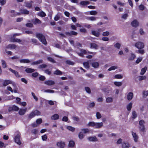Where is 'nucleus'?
I'll list each match as a JSON object with an SVG mask.
<instances>
[{
	"label": "nucleus",
	"mask_w": 148,
	"mask_h": 148,
	"mask_svg": "<svg viewBox=\"0 0 148 148\" xmlns=\"http://www.w3.org/2000/svg\"><path fill=\"white\" fill-rule=\"evenodd\" d=\"M36 36L44 44L46 45L47 44L45 37L42 34L40 33L36 34Z\"/></svg>",
	"instance_id": "obj_1"
},
{
	"label": "nucleus",
	"mask_w": 148,
	"mask_h": 148,
	"mask_svg": "<svg viewBox=\"0 0 148 148\" xmlns=\"http://www.w3.org/2000/svg\"><path fill=\"white\" fill-rule=\"evenodd\" d=\"M40 115V112L37 110H35L31 112L28 116V118L30 119H31L35 116Z\"/></svg>",
	"instance_id": "obj_2"
},
{
	"label": "nucleus",
	"mask_w": 148,
	"mask_h": 148,
	"mask_svg": "<svg viewBox=\"0 0 148 148\" xmlns=\"http://www.w3.org/2000/svg\"><path fill=\"white\" fill-rule=\"evenodd\" d=\"M135 46L138 49H141L145 47L144 43L140 42H138L135 44Z\"/></svg>",
	"instance_id": "obj_3"
},
{
	"label": "nucleus",
	"mask_w": 148,
	"mask_h": 148,
	"mask_svg": "<svg viewBox=\"0 0 148 148\" xmlns=\"http://www.w3.org/2000/svg\"><path fill=\"white\" fill-rule=\"evenodd\" d=\"M76 52L78 55L81 57H83L84 54H86L87 53L86 50L82 49H80L79 50L77 51Z\"/></svg>",
	"instance_id": "obj_4"
},
{
	"label": "nucleus",
	"mask_w": 148,
	"mask_h": 148,
	"mask_svg": "<svg viewBox=\"0 0 148 148\" xmlns=\"http://www.w3.org/2000/svg\"><path fill=\"white\" fill-rule=\"evenodd\" d=\"M20 134H18L16 135L14 138L15 142L18 144L20 145L21 144V142L20 140Z\"/></svg>",
	"instance_id": "obj_5"
},
{
	"label": "nucleus",
	"mask_w": 148,
	"mask_h": 148,
	"mask_svg": "<svg viewBox=\"0 0 148 148\" xmlns=\"http://www.w3.org/2000/svg\"><path fill=\"white\" fill-rule=\"evenodd\" d=\"M121 147L122 148H129L130 145L129 143L126 141H123L122 143Z\"/></svg>",
	"instance_id": "obj_6"
},
{
	"label": "nucleus",
	"mask_w": 148,
	"mask_h": 148,
	"mask_svg": "<svg viewBox=\"0 0 148 148\" xmlns=\"http://www.w3.org/2000/svg\"><path fill=\"white\" fill-rule=\"evenodd\" d=\"M103 123L102 122H95V128L96 129H99L103 127Z\"/></svg>",
	"instance_id": "obj_7"
},
{
	"label": "nucleus",
	"mask_w": 148,
	"mask_h": 148,
	"mask_svg": "<svg viewBox=\"0 0 148 148\" xmlns=\"http://www.w3.org/2000/svg\"><path fill=\"white\" fill-rule=\"evenodd\" d=\"M57 146L59 148H64L65 146V144L64 142H59L57 143Z\"/></svg>",
	"instance_id": "obj_8"
},
{
	"label": "nucleus",
	"mask_w": 148,
	"mask_h": 148,
	"mask_svg": "<svg viewBox=\"0 0 148 148\" xmlns=\"http://www.w3.org/2000/svg\"><path fill=\"white\" fill-rule=\"evenodd\" d=\"M9 70L12 73H14L15 76L18 78L21 77V76L16 71L13 70L11 68H9Z\"/></svg>",
	"instance_id": "obj_9"
},
{
	"label": "nucleus",
	"mask_w": 148,
	"mask_h": 148,
	"mask_svg": "<svg viewBox=\"0 0 148 148\" xmlns=\"http://www.w3.org/2000/svg\"><path fill=\"white\" fill-rule=\"evenodd\" d=\"M12 84V81L10 80H5L3 82V85L6 86L9 84Z\"/></svg>",
	"instance_id": "obj_10"
},
{
	"label": "nucleus",
	"mask_w": 148,
	"mask_h": 148,
	"mask_svg": "<svg viewBox=\"0 0 148 148\" xmlns=\"http://www.w3.org/2000/svg\"><path fill=\"white\" fill-rule=\"evenodd\" d=\"M44 84L48 86L53 85L55 84V82L52 80H48L44 82Z\"/></svg>",
	"instance_id": "obj_11"
},
{
	"label": "nucleus",
	"mask_w": 148,
	"mask_h": 148,
	"mask_svg": "<svg viewBox=\"0 0 148 148\" xmlns=\"http://www.w3.org/2000/svg\"><path fill=\"white\" fill-rule=\"evenodd\" d=\"M132 26L134 27H138L139 25V23L136 20H134L131 23Z\"/></svg>",
	"instance_id": "obj_12"
},
{
	"label": "nucleus",
	"mask_w": 148,
	"mask_h": 148,
	"mask_svg": "<svg viewBox=\"0 0 148 148\" xmlns=\"http://www.w3.org/2000/svg\"><path fill=\"white\" fill-rule=\"evenodd\" d=\"M65 34L69 36H71L72 35L76 36L77 35V33L74 31H71L70 32H66L65 33Z\"/></svg>",
	"instance_id": "obj_13"
},
{
	"label": "nucleus",
	"mask_w": 148,
	"mask_h": 148,
	"mask_svg": "<svg viewBox=\"0 0 148 148\" xmlns=\"http://www.w3.org/2000/svg\"><path fill=\"white\" fill-rule=\"evenodd\" d=\"M27 110V108L25 109H21L19 111V114L20 115H24L25 112H26Z\"/></svg>",
	"instance_id": "obj_14"
},
{
	"label": "nucleus",
	"mask_w": 148,
	"mask_h": 148,
	"mask_svg": "<svg viewBox=\"0 0 148 148\" xmlns=\"http://www.w3.org/2000/svg\"><path fill=\"white\" fill-rule=\"evenodd\" d=\"M133 93L132 92H130L128 93L127 95V98L128 100L130 101L133 98Z\"/></svg>",
	"instance_id": "obj_15"
},
{
	"label": "nucleus",
	"mask_w": 148,
	"mask_h": 148,
	"mask_svg": "<svg viewBox=\"0 0 148 148\" xmlns=\"http://www.w3.org/2000/svg\"><path fill=\"white\" fill-rule=\"evenodd\" d=\"M132 135L134 138V141L135 142H137L138 137L136 133L132 132Z\"/></svg>",
	"instance_id": "obj_16"
},
{
	"label": "nucleus",
	"mask_w": 148,
	"mask_h": 148,
	"mask_svg": "<svg viewBox=\"0 0 148 148\" xmlns=\"http://www.w3.org/2000/svg\"><path fill=\"white\" fill-rule=\"evenodd\" d=\"M91 33L92 35L97 37H99L100 35V33H99V32H97V31L92 30L91 31Z\"/></svg>",
	"instance_id": "obj_17"
},
{
	"label": "nucleus",
	"mask_w": 148,
	"mask_h": 148,
	"mask_svg": "<svg viewBox=\"0 0 148 148\" xmlns=\"http://www.w3.org/2000/svg\"><path fill=\"white\" fill-rule=\"evenodd\" d=\"M33 3V2L32 1H31L30 3L25 2V6L28 8H30L32 7V4Z\"/></svg>",
	"instance_id": "obj_18"
},
{
	"label": "nucleus",
	"mask_w": 148,
	"mask_h": 148,
	"mask_svg": "<svg viewBox=\"0 0 148 148\" xmlns=\"http://www.w3.org/2000/svg\"><path fill=\"white\" fill-rule=\"evenodd\" d=\"M32 22L34 24H40L41 23V21L37 18H36L32 20Z\"/></svg>",
	"instance_id": "obj_19"
},
{
	"label": "nucleus",
	"mask_w": 148,
	"mask_h": 148,
	"mask_svg": "<svg viewBox=\"0 0 148 148\" xmlns=\"http://www.w3.org/2000/svg\"><path fill=\"white\" fill-rule=\"evenodd\" d=\"M20 11L21 13L23 14H28L29 13V11L25 9H21Z\"/></svg>",
	"instance_id": "obj_20"
},
{
	"label": "nucleus",
	"mask_w": 148,
	"mask_h": 148,
	"mask_svg": "<svg viewBox=\"0 0 148 148\" xmlns=\"http://www.w3.org/2000/svg\"><path fill=\"white\" fill-rule=\"evenodd\" d=\"M10 41L12 42H17L20 43L22 42V40L19 39L12 38L10 39Z\"/></svg>",
	"instance_id": "obj_21"
},
{
	"label": "nucleus",
	"mask_w": 148,
	"mask_h": 148,
	"mask_svg": "<svg viewBox=\"0 0 148 148\" xmlns=\"http://www.w3.org/2000/svg\"><path fill=\"white\" fill-rule=\"evenodd\" d=\"M75 145L74 142L73 140H70L69 142L68 146L69 147L73 148L75 146Z\"/></svg>",
	"instance_id": "obj_22"
},
{
	"label": "nucleus",
	"mask_w": 148,
	"mask_h": 148,
	"mask_svg": "<svg viewBox=\"0 0 148 148\" xmlns=\"http://www.w3.org/2000/svg\"><path fill=\"white\" fill-rule=\"evenodd\" d=\"M21 63H28L30 62V61L27 59H22L20 60Z\"/></svg>",
	"instance_id": "obj_23"
},
{
	"label": "nucleus",
	"mask_w": 148,
	"mask_h": 148,
	"mask_svg": "<svg viewBox=\"0 0 148 148\" xmlns=\"http://www.w3.org/2000/svg\"><path fill=\"white\" fill-rule=\"evenodd\" d=\"M92 66L93 67L96 68L98 67L99 64L97 62H94L92 63Z\"/></svg>",
	"instance_id": "obj_24"
},
{
	"label": "nucleus",
	"mask_w": 148,
	"mask_h": 148,
	"mask_svg": "<svg viewBox=\"0 0 148 148\" xmlns=\"http://www.w3.org/2000/svg\"><path fill=\"white\" fill-rule=\"evenodd\" d=\"M88 139L90 141H97V139L95 136L89 137L88 138Z\"/></svg>",
	"instance_id": "obj_25"
},
{
	"label": "nucleus",
	"mask_w": 148,
	"mask_h": 148,
	"mask_svg": "<svg viewBox=\"0 0 148 148\" xmlns=\"http://www.w3.org/2000/svg\"><path fill=\"white\" fill-rule=\"evenodd\" d=\"M90 47L92 48H94L95 49H97L98 48V45L95 43H91L90 44Z\"/></svg>",
	"instance_id": "obj_26"
},
{
	"label": "nucleus",
	"mask_w": 148,
	"mask_h": 148,
	"mask_svg": "<svg viewBox=\"0 0 148 148\" xmlns=\"http://www.w3.org/2000/svg\"><path fill=\"white\" fill-rule=\"evenodd\" d=\"M137 78L139 81H141L145 80L146 78V77L145 76H140L138 77Z\"/></svg>",
	"instance_id": "obj_27"
},
{
	"label": "nucleus",
	"mask_w": 148,
	"mask_h": 148,
	"mask_svg": "<svg viewBox=\"0 0 148 148\" xmlns=\"http://www.w3.org/2000/svg\"><path fill=\"white\" fill-rule=\"evenodd\" d=\"M59 115L57 114H55L51 117V119L53 120H57L59 118Z\"/></svg>",
	"instance_id": "obj_28"
},
{
	"label": "nucleus",
	"mask_w": 148,
	"mask_h": 148,
	"mask_svg": "<svg viewBox=\"0 0 148 148\" xmlns=\"http://www.w3.org/2000/svg\"><path fill=\"white\" fill-rule=\"evenodd\" d=\"M136 57V56L135 54L132 53L130 56L129 57L128 60H132L135 59Z\"/></svg>",
	"instance_id": "obj_29"
},
{
	"label": "nucleus",
	"mask_w": 148,
	"mask_h": 148,
	"mask_svg": "<svg viewBox=\"0 0 148 148\" xmlns=\"http://www.w3.org/2000/svg\"><path fill=\"white\" fill-rule=\"evenodd\" d=\"M25 71L27 73H32L35 71V70L34 69L29 68L26 69Z\"/></svg>",
	"instance_id": "obj_30"
},
{
	"label": "nucleus",
	"mask_w": 148,
	"mask_h": 148,
	"mask_svg": "<svg viewBox=\"0 0 148 148\" xmlns=\"http://www.w3.org/2000/svg\"><path fill=\"white\" fill-rule=\"evenodd\" d=\"M16 47V46L14 44H9L8 46V48L11 49H14Z\"/></svg>",
	"instance_id": "obj_31"
},
{
	"label": "nucleus",
	"mask_w": 148,
	"mask_h": 148,
	"mask_svg": "<svg viewBox=\"0 0 148 148\" xmlns=\"http://www.w3.org/2000/svg\"><path fill=\"white\" fill-rule=\"evenodd\" d=\"M43 62V60H39L36 61L32 63V65H35L39 64Z\"/></svg>",
	"instance_id": "obj_32"
},
{
	"label": "nucleus",
	"mask_w": 148,
	"mask_h": 148,
	"mask_svg": "<svg viewBox=\"0 0 148 148\" xmlns=\"http://www.w3.org/2000/svg\"><path fill=\"white\" fill-rule=\"evenodd\" d=\"M113 98L111 97H108L106 98V102L107 103H110L112 102Z\"/></svg>",
	"instance_id": "obj_33"
},
{
	"label": "nucleus",
	"mask_w": 148,
	"mask_h": 148,
	"mask_svg": "<svg viewBox=\"0 0 148 148\" xmlns=\"http://www.w3.org/2000/svg\"><path fill=\"white\" fill-rule=\"evenodd\" d=\"M142 93L143 97L146 98L148 96V91L144 90L143 91Z\"/></svg>",
	"instance_id": "obj_34"
},
{
	"label": "nucleus",
	"mask_w": 148,
	"mask_h": 148,
	"mask_svg": "<svg viewBox=\"0 0 148 148\" xmlns=\"http://www.w3.org/2000/svg\"><path fill=\"white\" fill-rule=\"evenodd\" d=\"M38 15L41 17H45L46 16L45 13L42 11L39 12L38 14Z\"/></svg>",
	"instance_id": "obj_35"
},
{
	"label": "nucleus",
	"mask_w": 148,
	"mask_h": 148,
	"mask_svg": "<svg viewBox=\"0 0 148 148\" xmlns=\"http://www.w3.org/2000/svg\"><path fill=\"white\" fill-rule=\"evenodd\" d=\"M147 70V67H145L143 68H142L141 70L140 74L141 75H143L145 73L146 70Z\"/></svg>",
	"instance_id": "obj_36"
},
{
	"label": "nucleus",
	"mask_w": 148,
	"mask_h": 148,
	"mask_svg": "<svg viewBox=\"0 0 148 148\" xmlns=\"http://www.w3.org/2000/svg\"><path fill=\"white\" fill-rule=\"evenodd\" d=\"M53 73L56 75H61L62 74V72L59 70H57L55 71Z\"/></svg>",
	"instance_id": "obj_37"
},
{
	"label": "nucleus",
	"mask_w": 148,
	"mask_h": 148,
	"mask_svg": "<svg viewBox=\"0 0 148 148\" xmlns=\"http://www.w3.org/2000/svg\"><path fill=\"white\" fill-rule=\"evenodd\" d=\"M114 84L116 86L119 87L122 85V83L121 82H114Z\"/></svg>",
	"instance_id": "obj_38"
},
{
	"label": "nucleus",
	"mask_w": 148,
	"mask_h": 148,
	"mask_svg": "<svg viewBox=\"0 0 148 148\" xmlns=\"http://www.w3.org/2000/svg\"><path fill=\"white\" fill-rule=\"evenodd\" d=\"M89 2L88 1H82L80 3V4L82 5H86L89 4Z\"/></svg>",
	"instance_id": "obj_39"
},
{
	"label": "nucleus",
	"mask_w": 148,
	"mask_h": 148,
	"mask_svg": "<svg viewBox=\"0 0 148 148\" xmlns=\"http://www.w3.org/2000/svg\"><path fill=\"white\" fill-rule=\"evenodd\" d=\"M83 65L86 69H88L90 67L89 63L87 62H84L83 63Z\"/></svg>",
	"instance_id": "obj_40"
},
{
	"label": "nucleus",
	"mask_w": 148,
	"mask_h": 148,
	"mask_svg": "<svg viewBox=\"0 0 148 148\" xmlns=\"http://www.w3.org/2000/svg\"><path fill=\"white\" fill-rule=\"evenodd\" d=\"M84 135L82 132H81L79 133L78 135V137L80 139H82L84 137Z\"/></svg>",
	"instance_id": "obj_41"
},
{
	"label": "nucleus",
	"mask_w": 148,
	"mask_h": 148,
	"mask_svg": "<svg viewBox=\"0 0 148 148\" xmlns=\"http://www.w3.org/2000/svg\"><path fill=\"white\" fill-rule=\"evenodd\" d=\"M97 18L93 17V16H90V17H86V19L90 20L91 21H95L96 19Z\"/></svg>",
	"instance_id": "obj_42"
},
{
	"label": "nucleus",
	"mask_w": 148,
	"mask_h": 148,
	"mask_svg": "<svg viewBox=\"0 0 148 148\" xmlns=\"http://www.w3.org/2000/svg\"><path fill=\"white\" fill-rule=\"evenodd\" d=\"M114 77L115 79H122L123 78V76L121 74H117L114 76Z\"/></svg>",
	"instance_id": "obj_43"
},
{
	"label": "nucleus",
	"mask_w": 148,
	"mask_h": 148,
	"mask_svg": "<svg viewBox=\"0 0 148 148\" xmlns=\"http://www.w3.org/2000/svg\"><path fill=\"white\" fill-rule=\"evenodd\" d=\"M95 122H90L88 123L87 125L89 126L95 128Z\"/></svg>",
	"instance_id": "obj_44"
},
{
	"label": "nucleus",
	"mask_w": 148,
	"mask_h": 148,
	"mask_svg": "<svg viewBox=\"0 0 148 148\" xmlns=\"http://www.w3.org/2000/svg\"><path fill=\"white\" fill-rule=\"evenodd\" d=\"M1 61L2 67L4 68H6L7 65L5 62L3 60H2Z\"/></svg>",
	"instance_id": "obj_45"
},
{
	"label": "nucleus",
	"mask_w": 148,
	"mask_h": 148,
	"mask_svg": "<svg viewBox=\"0 0 148 148\" xmlns=\"http://www.w3.org/2000/svg\"><path fill=\"white\" fill-rule=\"evenodd\" d=\"M132 104L131 103L128 104L127 106V110L128 111H130L132 108Z\"/></svg>",
	"instance_id": "obj_46"
},
{
	"label": "nucleus",
	"mask_w": 148,
	"mask_h": 148,
	"mask_svg": "<svg viewBox=\"0 0 148 148\" xmlns=\"http://www.w3.org/2000/svg\"><path fill=\"white\" fill-rule=\"evenodd\" d=\"M137 53L143 55L145 53V51L144 49H138V50L137 51Z\"/></svg>",
	"instance_id": "obj_47"
},
{
	"label": "nucleus",
	"mask_w": 148,
	"mask_h": 148,
	"mask_svg": "<svg viewBox=\"0 0 148 148\" xmlns=\"http://www.w3.org/2000/svg\"><path fill=\"white\" fill-rule=\"evenodd\" d=\"M47 60L53 63H56V62L55 61L54 59L51 57H48L47 58Z\"/></svg>",
	"instance_id": "obj_48"
},
{
	"label": "nucleus",
	"mask_w": 148,
	"mask_h": 148,
	"mask_svg": "<svg viewBox=\"0 0 148 148\" xmlns=\"http://www.w3.org/2000/svg\"><path fill=\"white\" fill-rule=\"evenodd\" d=\"M118 68V67L117 66H111L108 69V71H111L112 70H114Z\"/></svg>",
	"instance_id": "obj_49"
},
{
	"label": "nucleus",
	"mask_w": 148,
	"mask_h": 148,
	"mask_svg": "<svg viewBox=\"0 0 148 148\" xmlns=\"http://www.w3.org/2000/svg\"><path fill=\"white\" fill-rule=\"evenodd\" d=\"M140 131L143 132H145V127L144 126H140Z\"/></svg>",
	"instance_id": "obj_50"
},
{
	"label": "nucleus",
	"mask_w": 148,
	"mask_h": 148,
	"mask_svg": "<svg viewBox=\"0 0 148 148\" xmlns=\"http://www.w3.org/2000/svg\"><path fill=\"white\" fill-rule=\"evenodd\" d=\"M137 116V114L135 111H133L132 112V118L133 119H134L136 118Z\"/></svg>",
	"instance_id": "obj_51"
},
{
	"label": "nucleus",
	"mask_w": 148,
	"mask_h": 148,
	"mask_svg": "<svg viewBox=\"0 0 148 148\" xmlns=\"http://www.w3.org/2000/svg\"><path fill=\"white\" fill-rule=\"evenodd\" d=\"M66 63L69 65H73L74 64V63L69 60H66Z\"/></svg>",
	"instance_id": "obj_52"
},
{
	"label": "nucleus",
	"mask_w": 148,
	"mask_h": 148,
	"mask_svg": "<svg viewBox=\"0 0 148 148\" xmlns=\"http://www.w3.org/2000/svg\"><path fill=\"white\" fill-rule=\"evenodd\" d=\"M60 18V15L59 14H58L56 15L54 18V20L55 21H57Z\"/></svg>",
	"instance_id": "obj_53"
},
{
	"label": "nucleus",
	"mask_w": 148,
	"mask_h": 148,
	"mask_svg": "<svg viewBox=\"0 0 148 148\" xmlns=\"http://www.w3.org/2000/svg\"><path fill=\"white\" fill-rule=\"evenodd\" d=\"M110 34V32L108 31L104 32L102 33V35L103 36H107Z\"/></svg>",
	"instance_id": "obj_54"
},
{
	"label": "nucleus",
	"mask_w": 148,
	"mask_h": 148,
	"mask_svg": "<svg viewBox=\"0 0 148 148\" xmlns=\"http://www.w3.org/2000/svg\"><path fill=\"white\" fill-rule=\"evenodd\" d=\"M67 128L69 130L71 131L72 132L74 131L75 128L74 127H72L71 126H68L67 127Z\"/></svg>",
	"instance_id": "obj_55"
},
{
	"label": "nucleus",
	"mask_w": 148,
	"mask_h": 148,
	"mask_svg": "<svg viewBox=\"0 0 148 148\" xmlns=\"http://www.w3.org/2000/svg\"><path fill=\"white\" fill-rule=\"evenodd\" d=\"M85 89L86 91L88 93L90 94L91 93V91L90 88L88 87H86L85 88Z\"/></svg>",
	"instance_id": "obj_56"
},
{
	"label": "nucleus",
	"mask_w": 148,
	"mask_h": 148,
	"mask_svg": "<svg viewBox=\"0 0 148 148\" xmlns=\"http://www.w3.org/2000/svg\"><path fill=\"white\" fill-rule=\"evenodd\" d=\"M90 14L91 15H95L97 14V12L95 10L91 11L90 12Z\"/></svg>",
	"instance_id": "obj_57"
},
{
	"label": "nucleus",
	"mask_w": 148,
	"mask_h": 148,
	"mask_svg": "<svg viewBox=\"0 0 148 148\" xmlns=\"http://www.w3.org/2000/svg\"><path fill=\"white\" fill-rule=\"evenodd\" d=\"M96 116L97 118L98 119H100L101 117V114L99 112L96 113Z\"/></svg>",
	"instance_id": "obj_58"
},
{
	"label": "nucleus",
	"mask_w": 148,
	"mask_h": 148,
	"mask_svg": "<svg viewBox=\"0 0 148 148\" xmlns=\"http://www.w3.org/2000/svg\"><path fill=\"white\" fill-rule=\"evenodd\" d=\"M145 123V122L143 120H140L139 122L140 126H144Z\"/></svg>",
	"instance_id": "obj_59"
},
{
	"label": "nucleus",
	"mask_w": 148,
	"mask_h": 148,
	"mask_svg": "<svg viewBox=\"0 0 148 148\" xmlns=\"http://www.w3.org/2000/svg\"><path fill=\"white\" fill-rule=\"evenodd\" d=\"M81 130L82 131L83 134H86L89 132V130L88 129H82Z\"/></svg>",
	"instance_id": "obj_60"
},
{
	"label": "nucleus",
	"mask_w": 148,
	"mask_h": 148,
	"mask_svg": "<svg viewBox=\"0 0 148 148\" xmlns=\"http://www.w3.org/2000/svg\"><path fill=\"white\" fill-rule=\"evenodd\" d=\"M42 122V119H39L36 120V123L38 125H39Z\"/></svg>",
	"instance_id": "obj_61"
},
{
	"label": "nucleus",
	"mask_w": 148,
	"mask_h": 148,
	"mask_svg": "<svg viewBox=\"0 0 148 148\" xmlns=\"http://www.w3.org/2000/svg\"><path fill=\"white\" fill-rule=\"evenodd\" d=\"M114 46L116 48H117L118 49H119L121 45L120 44L117 42L116 43V44L114 45Z\"/></svg>",
	"instance_id": "obj_62"
},
{
	"label": "nucleus",
	"mask_w": 148,
	"mask_h": 148,
	"mask_svg": "<svg viewBox=\"0 0 148 148\" xmlns=\"http://www.w3.org/2000/svg\"><path fill=\"white\" fill-rule=\"evenodd\" d=\"M142 57L138 58L136 61V64H138L142 60Z\"/></svg>",
	"instance_id": "obj_63"
},
{
	"label": "nucleus",
	"mask_w": 148,
	"mask_h": 148,
	"mask_svg": "<svg viewBox=\"0 0 148 148\" xmlns=\"http://www.w3.org/2000/svg\"><path fill=\"white\" fill-rule=\"evenodd\" d=\"M44 92L48 93H53L54 92V91L50 89H47L44 90Z\"/></svg>",
	"instance_id": "obj_64"
}]
</instances>
